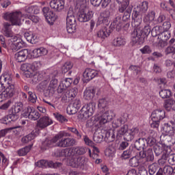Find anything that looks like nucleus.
I'll use <instances>...</instances> for the list:
<instances>
[{"label": "nucleus", "mask_w": 175, "mask_h": 175, "mask_svg": "<svg viewBox=\"0 0 175 175\" xmlns=\"http://www.w3.org/2000/svg\"><path fill=\"white\" fill-rule=\"evenodd\" d=\"M137 154V150L133 146H130L126 150H124L121 155L122 159H129L131 157H135Z\"/></svg>", "instance_id": "22"}, {"label": "nucleus", "mask_w": 175, "mask_h": 175, "mask_svg": "<svg viewBox=\"0 0 175 175\" xmlns=\"http://www.w3.org/2000/svg\"><path fill=\"white\" fill-rule=\"evenodd\" d=\"M164 174H174L175 173V165L172 167L170 165H165L163 169Z\"/></svg>", "instance_id": "50"}, {"label": "nucleus", "mask_w": 175, "mask_h": 175, "mask_svg": "<svg viewBox=\"0 0 175 175\" xmlns=\"http://www.w3.org/2000/svg\"><path fill=\"white\" fill-rule=\"evenodd\" d=\"M147 10H148V2L147 1H143L142 5L137 7V10H133L132 13V27H137L140 25V23H142L143 14L146 13Z\"/></svg>", "instance_id": "3"}, {"label": "nucleus", "mask_w": 175, "mask_h": 175, "mask_svg": "<svg viewBox=\"0 0 175 175\" xmlns=\"http://www.w3.org/2000/svg\"><path fill=\"white\" fill-rule=\"evenodd\" d=\"M147 147V140L146 138H139L135 142L134 148L137 151H140V150H144Z\"/></svg>", "instance_id": "24"}, {"label": "nucleus", "mask_w": 175, "mask_h": 175, "mask_svg": "<svg viewBox=\"0 0 175 175\" xmlns=\"http://www.w3.org/2000/svg\"><path fill=\"white\" fill-rule=\"evenodd\" d=\"M173 154L172 152V148L170 146H165L164 148L163 149V157H165V158H168L170 155Z\"/></svg>", "instance_id": "57"}, {"label": "nucleus", "mask_w": 175, "mask_h": 175, "mask_svg": "<svg viewBox=\"0 0 175 175\" xmlns=\"http://www.w3.org/2000/svg\"><path fill=\"white\" fill-rule=\"evenodd\" d=\"M25 38L29 42V43H31V44H35L36 43V39L37 36L36 35L32 33H25Z\"/></svg>", "instance_id": "41"}, {"label": "nucleus", "mask_w": 175, "mask_h": 175, "mask_svg": "<svg viewBox=\"0 0 175 175\" xmlns=\"http://www.w3.org/2000/svg\"><path fill=\"white\" fill-rule=\"evenodd\" d=\"M78 92L77 88H71L67 92L66 98H68V100H73L77 96Z\"/></svg>", "instance_id": "33"}, {"label": "nucleus", "mask_w": 175, "mask_h": 175, "mask_svg": "<svg viewBox=\"0 0 175 175\" xmlns=\"http://www.w3.org/2000/svg\"><path fill=\"white\" fill-rule=\"evenodd\" d=\"M139 163L140 162H139V159L136 156H133V158H131L129 162V165L131 166V167H137Z\"/></svg>", "instance_id": "52"}, {"label": "nucleus", "mask_w": 175, "mask_h": 175, "mask_svg": "<svg viewBox=\"0 0 175 175\" xmlns=\"http://www.w3.org/2000/svg\"><path fill=\"white\" fill-rule=\"evenodd\" d=\"M170 32L169 31H165L163 30L160 34V36L159 37V39H161L162 40H164L165 42H167L169 39H170Z\"/></svg>", "instance_id": "53"}, {"label": "nucleus", "mask_w": 175, "mask_h": 175, "mask_svg": "<svg viewBox=\"0 0 175 175\" xmlns=\"http://www.w3.org/2000/svg\"><path fill=\"white\" fill-rule=\"evenodd\" d=\"M4 80L8 86H7L3 92L6 97L9 99L10 98H12L16 93V91L14 90V85H13V81L9 75H5L4 77Z\"/></svg>", "instance_id": "8"}, {"label": "nucleus", "mask_w": 175, "mask_h": 175, "mask_svg": "<svg viewBox=\"0 0 175 175\" xmlns=\"http://www.w3.org/2000/svg\"><path fill=\"white\" fill-rule=\"evenodd\" d=\"M32 72H35V70H38L40 68V62L36 61L33 62L32 64H30Z\"/></svg>", "instance_id": "61"}, {"label": "nucleus", "mask_w": 175, "mask_h": 175, "mask_svg": "<svg viewBox=\"0 0 175 175\" xmlns=\"http://www.w3.org/2000/svg\"><path fill=\"white\" fill-rule=\"evenodd\" d=\"M118 119L120 120V122H112V125L113 128H118L121 126L122 124H125V122L128 121V118H126V115L125 114L122 115L120 118H118Z\"/></svg>", "instance_id": "39"}, {"label": "nucleus", "mask_w": 175, "mask_h": 175, "mask_svg": "<svg viewBox=\"0 0 175 175\" xmlns=\"http://www.w3.org/2000/svg\"><path fill=\"white\" fill-rule=\"evenodd\" d=\"M25 117L31 120V121H36L40 118V114L39 112L32 107H27V109L24 113Z\"/></svg>", "instance_id": "13"}, {"label": "nucleus", "mask_w": 175, "mask_h": 175, "mask_svg": "<svg viewBox=\"0 0 175 175\" xmlns=\"http://www.w3.org/2000/svg\"><path fill=\"white\" fill-rule=\"evenodd\" d=\"M165 20H166V16L163 14H161L157 18V19H156L153 21V24L154 25H157L158 24H161V23H163L165 21Z\"/></svg>", "instance_id": "60"}, {"label": "nucleus", "mask_w": 175, "mask_h": 175, "mask_svg": "<svg viewBox=\"0 0 175 175\" xmlns=\"http://www.w3.org/2000/svg\"><path fill=\"white\" fill-rule=\"evenodd\" d=\"M159 170V165L157 163H153L148 165V173L150 175H154Z\"/></svg>", "instance_id": "43"}, {"label": "nucleus", "mask_w": 175, "mask_h": 175, "mask_svg": "<svg viewBox=\"0 0 175 175\" xmlns=\"http://www.w3.org/2000/svg\"><path fill=\"white\" fill-rule=\"evenodd\" d=\"M52 124L53 120H51L49 116H43L37 121V126L41 129H44V128H47V126Z\"/></svg>", "instance_id": "19"}, {"label": "nucleus", "mask_w": 175, "mask_h": 175, "mask_svg": "<svg viewBox=\"0 0 175 175\" xmlns=\"http://www.w3.org/2000/svg\"><path fill=\"white\" fill-rule=\"evenodd\" d=\"M23 107L24 105L21 103H18L15 105L14 107L11 108L9 111L11 112L13 116H18V113L23 111Z\"/></svg>", "instance_id": "32"}, {"label": "nucleus", "mask_w": 175, "mask_h": 175, "mask_svg": "<svg viewBox=\"0 0 175 175\" xmlns=\"http://www.w3.org/2000/svg\"><path fill=\"white\" fill-rule=\"evenodd\" d=\"M47 53H49V51L43 47L37 48L33 51V54L36 57H42V55H46Z\"/></svg>", "instance_id": "37"}, {"label": "nucleus", "mask_w": 175, "mask_h": 175, "mask_svg": "<svg viewBox=\"0 0 175 175\" xmlns=\"http://www.w3.org/2000/svg\"><path fill=\"white\" fill-rule=\"evenodd\" d=\"M96 92V88H88L86 89L84 92V98L86 100H91V99H93L95 96V93Z\"/></svg>", "instance_id": "26"}, {"label": "nucleus", "mask_w": 175, "mask_h": 175, "mask_svg": "<svg viewBox=\"0 0 175 175\" xmlns=\"http://www.w3.org/2000/svg\"><path fill=\"white\" fill-rule=\"evenodd\" d=\"M153 150L156 157H159L163 153V148L161 144H155Z\"/></svg>", "instance_id": "47"}, {"label": "nucleus", "mask_w": 175, "mask_h": 175, "mask_svg": "<svg viewBox=\"0 0 175 175\" xmlns=\"http://www.w3.org/2000/svg\"><path fill=\"white\" fill-rule=\"evenodd\" d=\"M72 68H73V64H72L70 62H67L62 66V73H68V72H69L70 69H72Z\"/></svg>", "instance_id": "56"}, {"label": "nucleus", "mask_w": 175, "mask_h": 175, "mask_svg": "<svg viewBox=\"0 0 175 175\" xmlns=\"http://www.w3.org/2000/svg\"><path fill=\"white\" fill-rule=\"evenodd\" d=\"M78 16V20L80 23H87V21H90L92 18L94 13L88 9H80Z\"/></svg>", "instance_id": "9"}, {"label": "nucleus", "mask_w": 175, "mask_h": 175, "mask_svg": "<svg viewBox=\"0 0 175 175\" xmlns=\"http://www.w3.org/2000/svg\"><path fill=\"white\" fill-rule=\"evenodd\" d=\"M131 13H132V8L129 7L124 12L122 20L125 23H128L131 20Z\"/></svg>", "instance_id": "48"}, {"label": "nucleus", "mask_w": 175, "mask_h": 175, "mask_svg": "<svg viewBox=\"0 0 175 175\" xmlns=\"http://www.w3.org/2000/svg\"><path fill=\"white\" fill-rule=\"evenodd\" d=\"M21 17H23V14L20 12H7L4 15V20L7 21H10L12 23V25H21Z\"/></svg>", "instance_id": "7"}, {"label": "nucleus", "mask_w": 175, "mask_h": 175, "mask_svg": "<svg viewBox=\"0 0 175 175\" xmlns=\"http://www.w3.org/2000/svg\"><path fill=\"white\" fill-rule=\"evenodd\" d=\"M116 117V113H114V111L108 110L103 113L100 116H98V120L100 121V125H103V124H107V122H110Z\"/></svg>", "instance_id": "12"}, {"label": "nucleus", "mask_w": 175, "mask_h": 175, "mask_svg": "<svg viewBox=\"0 0 175 175\" xmlns=\"http://www.w3.org/2000/svg\"><path fill=\"white\" fill-rule=\"evenodd\" d=\"M42 13L50 25H53L55 20L58 18V16H57L54 12L51 11L49 7H44L42 8Z\"/></svg>", "instance_id": "10"}, {"label": "nucleus", "mask_w": 175, "mask_h": 175, "mask_svg": "<svg viewBox=\"0 0 175 175\" xmlns=\"http://www.w3.org/2000/svg\"><path fill=\"white\" fill-rule=\"evenodd\" d=\"M65 136H68V133H65V131H62L57 134L52 139H46L42 144L41 150H47V148L53 147L54 144L57 147H62L63 148L72 147L76 144V139L75 138H64Z\"/></svg>", "instance_id": "1"}, {"label": "nucleus", "mask_w": 175, "mask_h": 175, "mask_svg": "<svg viewBox=\"0 0 175 175\" xmlns=\"http://www.w3.org/2000/svg\"><path fill=\"white\" fill-rule=\"evenodd\" d=\"M36 137V133L32 131L31 133H30L29 134H28L27 135L22 138L21 139L22 143L27 144V143H29V142H32V140H33V139H35Z\"/></svg>", "instance_id": "40"}, {"label": "nucleus", "mask_w": 175, "mask_h": 175, "mask_svg": "<svg viewBox=\"0 0 175 175\" xmlns=\"http://www.w3.org/2000/svg\"><path fill=\"white\" fill-rule=\"evenodd\" d=\"M135 29L131 33V40L133 44H142L144 43V39L148 36L151 32V27L150 24H146L143 27V23H140L137 26H133Z\"/></svg>", "instance_id": "2"}, {"label": "nucleus", "mask_w": 175, "mask_h": 175, "mask_svg": "<svg viewBox=\"0 0 175 175\" xmlns=\"http://www.w3.org/2000/svg\"><path fill=\"white\" fill-rule=\"evenodd\" d=\"M31 147H32V146H25V148L20 149L18 150V154L20 157H24V155H27L28 152L31 150Z\"/></svg>", "instance_id": "55"}, {"label": "nucleus", "mask_w": 175, "mask_h": 175, "mask_svg": "<svg viewBox=\"0 0 175 175\" xmlns=\"http://www.w3.org/2000/svg\"><path fill=\"white\" fill-rule=\"evenodd\" d=\"M154 135H152V137H148L147 139H146V146H149V147H152V146H155L156 143H157V139H155V137H157V136H158V134L157 133V132L153 131Z\"/></svg>", "instance_id": "38"}, {"label": "nucleus", "mask_w": 175, "mask_h": 175, "mask_svg": "<svg viewBox=\"0 0 175 175\" xmlns=\"http://www.w3.org/2000/svg\"><path fill=\"white\" fill-rule=\"evenodd\" d=\"M112 44L114 47H123L126 44V41L122 37H117L112 41Z\"/></svg>", "instance_id": "31"}, {"label": "nucleus", "mask_w": 175, "mask_h": 175, "mask_svg": "<svg viewBox=\"0 0 175 175\" xmlns=\"http://www.w3.org/2000/svg\"><path fill=\"white\" fill-rule=\"evenodd\" d=\"M146 161L147 162H152L154 161V152L152 148H148L146 150Z\"/></svg>", "instance_id": "54"}, {"label": "nucleus", "mask_w": 175, "mask_h": 175, "mask_svg": "<svg viewBox=\"0 0 175 175\" xmlns=\"http://www.w3.org/2000/svg\"><path fill=\"white\" fill-rule=\"evenodd\" d=\"M10 27H12V24L8 22L3 23L4 35L6 38H11V42H16L17 40V36H14Z\"/></svg>", "instance_id": "18"}, {"label": "nucleus", "mask_w": 175, "mask_h": 175, "mask_svg": "<svg viewBox=\"0 0 175 175\" xmlns=\"http://www.w3.org/2000/svg\"><path fill=\"white\" fill-rule=\"evenodd\" d=\"M110 11L109 10H105L103 11V12L101 14L102 16V21L104 24H109V18H110Z\"/></svg>", "instance_id": "45"}, {"label": "nucleus", "mask_w": 175, "mask_h": 175, "mask_svg": "<svg viewBox=\"0 0 175 175\" xmlns=\"http://www.w3.org/2000/svg\"><path fill=\"white\" fill-rule=\"evenodd\" d=\"M53 157L55 158H60L62 161H65V159H72L70 148L57 150L53 153Z\"/></svg>", "instance_id": "11"}, {"label": "nucleus", "mask_w": 175, "mask_h": 175, "mask_svg": "<svg viewBox=\"0 0 175 175\" xmlns=\"http://www.w3.org/2000/svg\"><path fill=\"white\" fill-rule=\"evenodd\" d=\"M165 53L166 55H169V54H174L175 53V44L172 46H170L167 47L165 50Z\"/></svg>", "instance_id": "64"}, {"label": "nucleus", "mask_w": 175, "mask_h": 175, "mask_svg": "<svg viewBox=\"0 0 175 175\" xmlns=\"http://www.w3.org/2000/svg\"><path fill=\"white\" fill-rule=\"evenodd\" d=\"M152 120H157V121H161V120H163L165 117H166L165 110L163 109H155L152 111Z\"/></svg>", "instance_id": "23"}, {"label": "nucleus", "mask_w": 175, "mask_h": 175, "mask_svg": "<svg viewBox=\"0 0 175 175\" xmlns=\"http://www.w3.org/2000/svg\"><path fill=\"white\" fill-rule=\"evenodd\" d=\"M54 117L56 118L57 121H59V122H68V119L65 118V116H62V114H59L58 113H53Z\"/></svg>", "instance_id": "59"}, {"label": "nucleus", "mask_w": 175, "mask_h": 175, "mask_svg": "<svg viewBox=\"0 0 175 175\" xmlns=\"http://www.w3.org/2000/svg\"><path fill=\"white\" fill-rule=\"evenodd\" d=\"M29 100L31 103H36V100L38 99V96L36 94L32 92H29Z\"/></svg>", "instance_id": "62"}, {"label": "nucleus", "mask_w": 175, "mask_h": 175, "mask_svg": "<svg viewBox=\"0 0 175 175\" xmlns=\"http://www.w3.org/2000/svg\"><path fill=\"white\" fill-rule=\"evenodd\" d=\"M82 139L86 146H89L90 147H94V142L88 137V135H85L83 137H82Z\"/></svg>", "instance_id": "58"}, {"label": "nucleus", "mask_w": 175, "mask_h": 175, "mask_svg": "<svg viewBox=\"0 0 175 175\" xmlns=\"http://www.w3.org/2000/svg\"><path fill=\"white\" fill-rule=\"evenodd\" d=\"M42 75L40 73L32 72L31 77H27L28 79H31L33 84H38L39 81H42Z\"/></svg>", "instance_id": "42"}, {"label": "nucleus", "mask_w": 175, "mask_h": 175, "mask_svg": "<svg viewBox=\"0 0 175 175\" xmlns=\"http://www.w3.org/2000/svg\"><path fill=\"white\" fill-rule=\"evenodd\" d=\"M164 131L167 135H174V130L173 126L169 124V123H165L164 124Z\"/></svg>", "instance_id": "51"}, {"label": "nucleus", "mask_w": 175, "mask_h": 175, "mask_svg": "<svg viewBox=\"0 0 175 175\" xmlns=\"http://www.w3.org/2000/svg\"><path fill=\"white\" fill-rule=\"evenodd\" d=\"M76 27H77V23H76V18L75 17L73 8H70L66 17L67 32L68 33H74V32H76Z\"/></svg>", "instance_id": "5"}, {"label": "nucleus", "mask_w": 175, "mask_h": 175, "mask_svg": "<svg viewBox=\"0 0 175 175\" xmlns=\"http://www.w3.org/2000/svg\"><path fill=\"white\" fill-rule=\"evenodd\" d=\"M119 3L118 11L119 13H124L129 6V0H117Z\"/></svg>", "instance_id": "27"}, {"label": "nucleus", "mask_w": 175, "mask_h": 175, "mask_svg": "<svg viewBox=\"0 0 175 175\" xmlns=\"http://www.w3.org/2000/svg\"><path fill=\"white\" fill-rule=\"evenodd\" d=\"M70 151L71 153V159L75 158V157H77L79 155H84L87 151H88V148L85 146H76L72 148H70Z\"/></svg>", "instance_id": "16"}, {"label": "nucleus", "mask_w": 175, "mask_h": 175, "mask_svg": "<svg viewBox=\"0 0 175 175\" xmlns=\"http://www.w3.org/2000/svg\"><path fill=\"white\" fill-rule=\"evenodd\" d=\"M111 31L110 27H104L97 32V36L98 38H100V39H105V38L110 36Z\"/></svg>", "instance_id": "25"}, {"label": "nucleus", "mask_w": 175, "mask_h": 175, "mask_svg": "<svg viewBox=\"0 0 175 175\" xmlns=\"http://www.w3.org/2000/svg\"><path fill=\"white\" fill-rule=\"evenodd\" d=\"M172 96V91L170 90L163 89L159 92V96L162 99H167Z\"/></svg>", "instance_id": "46"}, {"label": "nucleus", "mask_w": 175, "mask_h": 175, "mask_svg": "<svg viewBox=\"0 0 175 175\" xmlns=\"http://www.w3.org/2000/svg\"><path fill=\"white\" fill-rule=\"evenodd\" d=\"M54 94H55V90L53 88H49L44 92V95L45 98H53L54 96Z\"/></svg>", "instance_id": "49"}, {"label": "nucleus", "mask_w": 175, "mask_h": 175, "mask_svg": "<svg viewBox=\"0 0 175 175\" xmlns=\"http://www.w3.org/2000/svg\"><path fill=\"white\" fill-rule=\"evenodd\" d=\"M111 27L115 28L116 31H120V29L122 28V21L121 20V16H117L111 23Z\"/></svg>", "instance_id": "35"}, {"label": "nucleus", "mask_w": 175, "mask_h": 175, "mask_svg": "<svg viewBox=\"0 0 175 175\" xmlns=\"http://www.w3.org/2000/svg\"><path fill=\"white\" fill-rule=\"evenodd\" d=\"M21 70L25 72V75L26 77H32V68L31 67V64L25 63L21 65Z\"/></svg>", "instance_id": "28"}, {"label": "nucleus", "mask_w": 175, "mask_h": 175, "mask_svg": "<svg viewBox=\"0 0 175 175\" xmlns=\"http://www.w3.org/2000/svg\"><path fill=\"white\" fill-rule=\"evenodd\" d=\"M144 21L145 23H152L155 21V12L150 11L144 16Z\"/></svg>", "instance_id": "34"}, {"label": "nucleus", "mask_w": 175, "mask_h": 175, "mask_svg": "<svg viewBox=\"0 0 175 175\" xmlns=\"http://www.w3.org/2000/svg\"><path fill=\"white\" fill-rule=\"evenodd\" d=\"M49 5L55 12H62L65 9V0H52Z\"/></svg>", "instance_id": "15"}, {"label": "nucleus", "mask_w": 175, "mask_h": 175, "mask_svg": "<svg viewBox=\"0 0 175 175\" xmlns=\"http://www.w3.org/2000/svg\"><path fill=\"white\" fill-rule=\"evenodd\" d=\"M94 110L95 105H94V103H90L88 104H86L81 109L79 117L83 121H85V120H88V118L91 117L94 114Z\"/></svg>", "instance_id": "6"}, {"label": "nucleus", "mask_w": 175, "mask_h": 175, "mask_svg": "<svg viewBox=\"0 0 175 175\" xmlns=\"http://www.w3.org/2000/svg\"><path fill=\"white\" fill-rule=\"evenodd\" d=\"M163 107L167 111H170L171 110L175 111V100L173 99L165 100Z\"/></svg>", "instance_id": "30"}, {"label": "nucleus", "mask_w": 175, "mask_h": 175, "mask_svg": "<svg viewBox=\"0 0 175 175\" xmlns=\"http://www.w3.org/2000/svg\"><path fill=\"white\" fill-rule=\"evenodd\" d=\"M28 58V49H23L14 55V59L17 62H24Z\"/></svg>", "instance_id": "20"}, {"label": "nucleus", "mask_w": 175, "mask_h": 175, "mask_svg": "<svg viewBox=\"0 0 175 175\" xmlns=\"http://www.w3.org/2000/svg\"><path fill=\"white\" fill-rule=\"evenodd\" d=\"M129 126L127 124L123 125L119 130L116 135L117 139L122 137L124 136V139L126 142H132L135 139V137L137 133H139V129L134 127L129 129Z\"/></svg>", "instance_id": "4"}, {"label": "nucleus", "mask_w": 175, "mask_h": 175, "mask_svg": "<svg viewBox=\"0 0 175 175\" xmlns=\"http://www.w3.org/2000/svg\"><path fill=\"white\" fill-rule=\"evenodd\" d=\"M35 166H37V167H46V166H48L49 167H54V169H57V167H61V166H62V163H54L53 161L40 160L35 163Z\"/></svg>", "instance_id": "14"}, {"label": "nucleus", "mask_w": 175, "mask_h": 175, "mask_svg": "<svg viewBox=\"0 0 175 175\" xmlns=\"http://www.w3.org/2000/svg\"><path fill=\"white\" fill-rule=\"evenodd\" d=\"M73 83V79L72 78H66L64 80L62 81V84L64 85L65 88H68L70 87V84Z\"/></svg>", "instance_id": "63"}, {"label": "nucleus", "mask_w": 175, "mask_h": 175, "mask_svg": "<svg viewBox=\"0 0 175 175\" xmlns=\"http://www.w3.org/2000/svg\"><path fill=\"white\" fill-rule=\"evenodd\" d=\"M163 31V29L162 26L157 25L152 29V31H151L152 36H153V38L158 36V38H159Z\"/></svg>", "instance_id": "36"}, {"label": "nucleus", "mask_w": 175, "mask_h": 175, "mask_svg": "<svg viewBox=\"0 0 175 175\" xmlns=\"http://www.w3.org/2000/svg\"><path fill=\"white\" fill-rule=\"evenodd\" d=\"M18 120V116L12 115L9 111V114L4 118H3L0 122L1 124H5V125H10L12 122H14Z\"/></svg>", "instance_id": "21"}, {"label": "nucleus", "mask_w": 175, "mask_h": 175, "mask_svg": "<svg viewBox=\"0 0 175 175\" xmlns=\"http://www.w3.org/2000/svg\"><path fill=\"white\" fill-rule=\"evenodd\" d=\"M25 44L23 40H16L11 44V49L13 51H18L21 49H24Z\"/></svg>", "instance_id": "29"}, {"label": "nucleus", "mask_w": 175, "mask_h": 175, "mask_svg": "<svg viewBox=\"0 0 175 175\" xmlns=\"http://www.w3.org/2000/svg\"><path fill=\"white\" fill-rule=\"evenodd\" d=\"M98 74L99 72H98V70L95 69L86 68L83 73V76L86 81H91L92 79H95V77H97Z\"/></svg>", "instance_id": "17"}, {"label": "nucleus", "mask_w": 175, "mask_h": 175, "mask_svg": "<svg viewBox=\"0 0 175 175\" xmlns=\"http://www.w3.org/2000/svg\"><path fill=\"white\" fill-rule=\"evenodd\" d=\"M105 139L108 143H111L116 140V135H114V131H108L105 133Z\"/></svg>", "instance_id": "44"}]
</instances>
